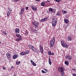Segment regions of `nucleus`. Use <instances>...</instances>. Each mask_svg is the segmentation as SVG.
<instances>
[{
    "mask_svg": "<svg viewBox=\"0 0 76 76\" xmlns=\"http://www.w3.org/2000/svg\"><path fill=\"white\" fill-rule=\"evenodd\" d=\"M39 49L41 53H44V50H43V48L42 47V46L41 45L40 46Z\"/></svg>",
    "mask_w": 76,
    "mask_h": 76,
    "instance_id": "nucleus-8",
    "label": "nucleus"
},
{
    "mask_svg": "<svg viewBox=\"0 0 76 76\" xmlns=\"http://www.w3.org/2000/svg\"><path fill=\"white\" fill-rule=\"evenodd\" d=\"M61 44L62 46L63 47H65V48H68V46L66 42L62 40L61 42Z\"/></svg>",
    "mask_w": 76,
    "mask_h": 76,
    "instance_id": "nucleus-2",
    "label": "nucleus"
},
{
    "mask_svg": "<svg viewBox=\"0 0 76 76\" xmlns=\"http://www.w3.org/2000/svg\"><path fill=\"white\" fill-rule=\"evenodd\" d=\"M49 63L50 65H51V64L52 63L51 61V59H50V57L49 58Z\"/></svg>",
    "mask_w": 76,
    "mask_h": 76,
    "instance_id": "nucleus-21",
    "label": "nucleus"
},
{
    "mask_svg": "<svg viewBox=\"0 0 76 76\" xmlns=\"http://www.w3.org/2000/svg\"><path fill=\"white\" fill-rule=\"evenodd\" d=\"M64 74H61V76H64Z\"/></svg>",
    "mask_w": 76,
    "mask_h": 76,
    "instance_id": "nucleus-47",
    "label": "nucleus"
},
{
    "mask_svg": "<svg viewBox=\"0 0 76 76\" xmlns=\"http://www.w3.org/2000/svg\"><path fill=\"white\" fill-rule=\"evenodd\" d=\"M60 72H61V74H64V71H62Z\"/></svg>",
    "mask_w": 76,
    "mask_h": 76,
    "instance_id": "nucleus-35",
    "label": "nucleus"
},
{
    "mask_svg": "<svg viewBox=\"0 0 76 76\" xmlns=\"http://www.w3.org/2000/svg\"><path fill=\"white\" fill-rule=\"evenodd\" d=\"M29 50H28L25 52H21L20 53V55H21V56H24V55H26V54H29Z\"/></svg>",
    "mask_w": 76,
    "mask_h": 76,
    "instance_id": "nucleus-4",
    "label": "nucleus"
},
{
    "mask_svg": "<svg viewBox=\"0 0 76 76\" xmlns=\"http://www.w3.org/2000/svg\"><path fill=\"white\" fill-rule=\"evenodd\" d=\"M65 64L66 65H68L69 64V61H66L65 62Z\"/></svg>",
    "mask_w": 76,
    "mask_h": 76,
    "instance_id": "nucleus-26",
    "label": "nucleus"
},
{
    "mask_svg": "<svg viewBox=\"0 0 76 76\" xmlns=\"http://www.w3.org/2000/svg\"><path fill=\"white\" fill-rule=\"evenodd\" d=\"M33 25H34L36 28H37L38 27V25H39V22L34 21L33 22Z\"/></svg>",
    "mask_w": 76,
    "mask_h": 76,
    "instance_id": "nucleus-3",
    "label": "nucleus"
},
{
    "mask_svg": "<svg viewBox=\"0 0 76 76\" xmlns=\"http://www.w3.org/2000/svg\"><path fill=\"white\" fill-rule=\"evenodd\" d=\"M49 11L50 12H53V9L52 8H50L49 9Z\"/></svg>",
    "mask_w": 76,
    "mask_h": 76,
    "instance_id": "nucleus-25",
    "label": "nucleus"
},
{
    "mask_svg": "<svg viewBox=\"0 0 76 76\" xmlns=\"http://www.w3.org/2000/svg\"><path fill=\"white\" fill-rule=\"evenodd\" d=\"M64 68L63 66H60L58 68V70L59 72H61L64 71Z\"/></svg>",
    "mask_w": 76,
    "mask_h": 76,
    "instance_id": "nucleus-5",
    "label": "nucleus"
},
{
    "mask_svg": "<svg viewBox=\"0 0 76 76\" xmlns=\"http://www.w3.org/2000/svg\"><path fill=\"white\" fill-rule=\"evenodd\" d=\"M42 72L43 73H44V71L43 70H42Z\"/></svg>",
    "mask_w": 76,
    "mask_h": 76,
    "instance_id": "nucleus-41",
    "label": "nucleus"
},
{
    "mask_svg": "<svg viewBox=\"0 0 76 76\" xmlns=\"http://www.w3.org/2000/svg\"><path fill=\"white\" fill-rule=\"evenodd\" d=\"M25 10V8H22L21 9V11L20 14L21 15H22L23 14V12H24V11Z\"/></svg>",
    "mask_w": 76,
    "mask_h": 76,
    "instance_id": "nucleus-9",
    "label": "nucleus"
},
{
    "mask_svg": "<svg viewBox=\"0 0 76 76\" xmlns=\"http://www.w3.org/2000/svg\"><path fill=\"white\" fill-rule=\"evenodd\" d=\"M56 15H57V16H60V14L58 13L56 14Z\"/></svg>",
    "mask_w": 76,
    "mask_h": 76,
    "instance_id": "nucleus-37",
    "label": "nucleus"
},
{
    "mask_svg": "<svg viewBox=\"0 0 76 76\" xmlns=\"http://www.w3.org/2000/svg\"><path fill=\"white\" fill-rule=\"evenodd\" d=\"M18 57V55L17 54L13 56V59H16Z\"/></svg>",
    "mask_w": 76,
    "mask_h": 76,
    "instance_id": "nucleus-14",
    "label": "nucleus"
},
{
    "mask_svg": "<svg viewBox=\"0 0 76 76\" xmlns=\"http://www.w3.org/2000/svg\"><path fill=\"white\" fill-rule=\"evenodd\" d=\"M55 1H56V2H58V3H59V2H60L61 0H54Z\"/></svg>",
    "mask_w": 76,
    "mask_h": 76,
    "instance_id": "nucleus-31",
    "label": "nucleus"
},
{
    "mask_svg": "<svg viewBox=\"0 0 76 76\" xmlns=\"http://www.w3.org/2000/svg\"><path fill=\"white\" fill-rule=\"evenodd\" d=\"M73 75L74 76H76V74H73Z\"/></svg>",
    "mask_w": 76,
    "mask_h": 76,
    "instance_id": "nucleus-42",
    "label": "nucleus"
},
{
    "mask_svg": "<svg viewBox=\"0 0 76 76\" xmlns=\"http://www.w3.org/2000/svg\"><path fill=\"white\" fill-rule=\"evenodd\" d=\"M54 53H51V55L54 56Z\"/></svg>",
    "mask_w": 76,
    "mask_h": 76,
    "instance_id": "nucleus-36",
    "label": "nucleus"
},
{
    "mask_svg": "<svg viewBox=\"0 0 76 76\" xmlns=\"http://www.w3.org/2000/svg\"><path fill=\"white\" fill-rule=\"evenodd\" d=\"M65 58L66 59H68L69 60H72V56H71L67 55L65 57Z\"/></svg>",
    "mask_w": 76,
    "mask_h": 76,
    "instance_id": "nucleus-6",
    "label": "nucleus"
},
{
    "mask_svg": "<svg viewBox=\"0 0 76 76\" xmlns=\"http://www.w3.org/2000/svg\"><path fill=\"white\" fill-rule=\"evenodd\" d=\"M45 71V72H48V70H47V69H44Z\"/></svg>",
    "mask_w": 76,
    "mask_h": 76,
    "instance_id": "nucleus-40",
    "label": "nucleus"
},
{
    "mask_svg": "<svg viewBox=\"0 0 76 76\" xmlns=\"http://www.w3.org/2000/svg\"><path fill=\"white\" fill-rule=\"evenodd\" d=\"M16 64H17V65H19V64H20V61H17L16 62Z\"/></svg>",
    "mask_w": 76,
    "mask_h": 76,
    "instance_id": "nucleus-28",
    "label": "nucleus"
},
{
    "mask_svg": "<svg viewBox=\"0 0 76 76\" xmlns=\"http://www.w3.org/2000/svg\"><path fill=\"white\" fill-rule=\"evenodd\" d=\"M73 70H74V71H75L76 70V69H72Z\"/></svg>",
    "mask_w": 76,
    "mask_h": 76,
    "instance_id": "nucleus-44",
    "label": "nucleus"
},
{
    "mask_svg": "<svg viewBox=\"0 0 76 76\" xmlns=\"http://www.w3.org/2000/svg\"><path fill=\"white\" fill-rule=\"evenodd\" d=\"M37 31V30H35V31L36 32Z\"/></svg>",
    "mask_w": 76,
    "mask_h": 76,
    "instance_id": "nucleus-49",
    "label": "nucleus"
},
{
    "mask_svg": "<svg viewBox=\"0 0 76 76\" xmlns=\"http://www.w3.org/2000/svg\"><path fill=\"white\" fill-rule=\"evenodd\" d=\"M34 6H35L34 5V6H31V8H32L33 10H34V11H37V7H35Z\"/></svg>",
    "mask_w": 76,
    "mask_h": 76,
    "instance_id": "nucleus-7",
    "label": "nucleus"
},
{
    "mask_svg": "<svg viewBox=\"0 0 76 76\" xmlns=\"http://www.w3.org/2000/svg\"><path fill=\"white\" fill-rule=\"evenodd\" d=\"M20 31H19V28H16L15 30V32L16 34H19Z\"/></svg>",
    "mask_w": 76,
    "mask_h": 76,
    "instance_id": "nucleus-12",
    "label": "nucleus"
},
{
    "mask_svg": "<svg viewBox=\"0 0 76 76\" xmlns=\"http://www.w3.org/2000/svg\"><path fill=\"white\" fill-rule=\"evenodd\" d=\"M62 12L63 14L67 13V12L66 10L62 11Z\"/></svg>",
    "mask_w": 76,
    "mask_h": 76,
    "instance_id": "nucleus-24",
    "label": "nucleus"
},
{
    "mask_svg": "<svg viewBox=\"0 0 76 76\" xmlns=\"http://www.w3.org/2000/svg\"><path fill=\"white\" fill-rule=\"evenodd\" d=\"M33 45H28V47H29V48H31H31L32 47H33Z\"/></svg>",
    "mask_w": 76,
    "mask_h": 76,
    "instance_id": "nucleus-30",
    "label": "nucleus"
},
{
    "mask_svg": "<svg viewBox=\"0 0 76 76\" xmlns=\"http://www.w3.org/2000/svg\"><path fill=\"white\" fill-rule=\"evenodd\" d=\"M47 2H48H48H50V1H47Z\"/></svg>",
    "mask_w": 76,
    "mask_h": 76,
    "instance_id": "nucleus-48",
    "label": "nucleus"
},
{
    "mask_svg": "<svg viewBox=\"0 0 76 76\" xmlns=\"http://www.w3.org/2000/svg\"><path fill=\"white\" fill-rule=\"evenodd\" d=\"M3 69L4 70H5L6 69V67H3Z\"/></svg>",
    "mask_w": 76,
    "mask_h": 76,
    "instance_id": "nucleus-39",
    "label": "nucleus"
},
{
    "mask_svg": "<svg viewBox=\"0 0 76 76\" xmlns=\"http://www.w3.org/2000/svg\"><path fill=\"white\" fill-rule=\"evenodd\" d=\"M31 49L32 51H36V48H35L34 46H33L32 48H31Z\"/></svg>",
    "mask_w": 76,
    "mask_h": 76,
    "instance_id": "nucleus-16",
    "label": "nucleus"
},
{
    "mask_svg": "<svg viewBox=\"0 0 76 76\" xmlns=\"http://www.w3.org/2000/svg\"><path fill=\"white\" fill-rule=\"evenodd\" d=\"M28 8H29V7H26V10H28Z\"/></svg>",
    "mask_w": 76,
    "mask_h": 76,
    "instance_id": "nucleus-34",
    "label": "nucleus"
},
{
    "mask_svg": "<svg viewBox=\"0 0 76 76\" xmlns=\"http://www.w3.org/2000/svg\"><path fill=\"white\" fill-rule=\"evenodd\" d=\"M56 24H57V22L53 21H52V25L53 26L55 27L56 26Z\"/></svg>",
    "mask_w": 76,
    "mask_h": 76,
    "instance_id": "nucleus-11",
    "label": "nucleus"
},
{
    "mask_svg": "<svg viewBox=\"0 0 76 76\" xmlns=\"http://www.w3.org/2000/svg\"><path fill=\"white\" fill-rule=\"evenodd\" d=\"M1 42L0 41V44H1Z\"/></svg>",
    "mask_w": 76,
    "mask_h": 76,
    "instance_id": "nucleus-50",
    "label": "nucleus"
},
{
    "mask_svg": "<svg viewBox=\"0 0 76 76\" xmlns=\"http://www.w3.org/2000/svg\"><path fill=\"white\" fill-rule=\"evenodd\" d=\"M3 33H4V35H6L7 34V33H6V32H5V31H3Z\"/></svg>",
    "mask_w": 76,
    "mask_h": 76,
    "instance_id": "nucleus-32",
    "label": "nucleus"
},
{
    "mask_svg": "<svg viewBox=\"0 0 76 76\" xmlns=\"http://www.w3.org/2000/svg\"><path fill=\"white\" fill-rule=\"evenodd\" d=\"M43 73H47V72H46L44 71V72H43Z\"/></svg>",
    "mask_w": 76,
    "mask_h": 76,
    "instance_id": "nucleus-46",
    "label": "nucleus"
},
{
    "mask_svg": "<svg viewBox=\"0 0 76 76\" xmlns=\"http://www.w3.org/2000/svg\"><path fill=\"white\" fill-rule=\"evenodd\" d=\"M64 21L65 23H68L69 22V21L66 19H64Z\"/></svg>",
    "mask_w": 76,
    "mask_h": 76,
    "instance_id": "nucleus-17",
    "label": "nucleus"
},
{
    "mask_svg": "<svg viewBox=\"0 0 76 76\" xmlns=\"http://www.w3.org/2000/svg\"><path fill=\"white\" fill-rule=\"evenodd\" d=\"M10 12H9V11H8L7 12V16H9L10 15Z\"/></svg>",
    "mask_w": 76,
    "mask_h": 76,
    "instance_id": "nucleus-29",
    "label": "nucleus"
},
{
    "mask_svg": "<svg viewBox=\"0 0 76 76\" xmlns=\"http://www.w3.org/2000/svg\"><path fill=\"white\" fill-rule=\"evenodd\" d=\"M72 39V37L69 36L68 37L67 40L68 41H71Z\"/></svg>",
    "mask_w": 76,
    "mask_h": 76,
    "instance_id": "nucleus-19",
    "label": "nucleus"
},
{
    "mask_svg": "<svg viewBox=\"0 0 76 76\" xmlns=\"http://www.w3.org/2000/svg\"><path fill=\"white\" fill-rule=\"evenodd\" d=\"M35 1H39V0H35Z\"/></svg>",
    "mask_w": 76,
    "mask_h": 76,
    "instance_id": "nucleus-43",
    "label": "nucleus"
},
{
    "mask_svg": "<svg viewBox=\"0 0 76 76\" xmlns=\"http://www.w3.org/2000/svg\"><path fill=\"white\" fill-rule=\"evenodd\" d=\"M75 70H76V69H75Z\"/></svg>",
    "mask_w": 76,
    "mask_h": 76,
    "instance_id": "nucleus-53",
    "label": "nucleus"
},
{
    "mask_svg": "<svg viewBox=\"0 0 76 76\" xmlns=\"http://www.w3.org/2000/svg\"><path fill=\"white\" fill-rule=\"evenodd\" d=\"M31 63H32V64L33 65V66H36V64H35L34 63V61H32V60H31Z\"/></svg>",
    "mask_w": 76,
    "mask_h": 76,
    "instance_id": "nucleus-18",
    "label": "nucleus"
},
{
    "mask_svg": "<svg viewBox=\"0 0 76 76\" xmlns=\"http://www.w3.org/2000/svg\"><path fill=\"white\" fill-rule=\"evenodd\" d=\"M47 19V18H45L43 19H41L40 20V22H45Z\"/></svg>",
    "mask_w": 76,
    "mask_h": 76,
    "instance_id": "nucleus-13",
    "label": "nucleus"
},
{
    "mask_svg": "<svg viewBox=\"0 0 76 76\" xmlns=\"http://www.w3.org/2000/svg\"><path fill=\"white\" fill-rule=\"evenodd\" d=\"M37 54H38V53L37 52Z\"/></svg>",
    "mask_w": 76,
    "mask_h": 76,
    "instance_id": "nucleus-52",
    "label": "nucleus"
},
{
    "mask_svg": "<svg viewBox=\"0 0 76 76\" xmlns=\"http://www.w3.org/2000/svg\"><path fill=\"white\" fill-rule=\"evenodd\" d=\"M13 69V67L12 66L11 67V69Z\"/></svg>",
    "mask_w": 76,
    "mask_h": 76,
    "instance_id": "nucleus-45",
    "label": "nucleus"
},
{
    "mask_svg": "<svg viewBox=\"0 0 76 76\" xmlns=\"http://www.w3.org/2000/svg\"><path fill=\"white\" fill-rule=\"evenodd\" d=\"M14 1L15 2H18L19 1V0H14Z\"/></svg>",
    "mask_w": 76,
    "mask_h": 76,
    "instance_id": "nucleus-33",
    "label": "nucleus"
},
{
    "mask_svg": "<svg viewBox=\"0 0 76 76\" xmlns=\"http://www.w3.org/2000/svg\"><path fill=\"white\" fill-rule=\"evenodd\" d=\"M16 36L17 37H18V38H22V36L19 34H16Z\"/></svg>",
    "mask_w": 76,
    "mask_h": 76,
    "instance_id": "nucleus-15",
    "label": "nucleus"
},
{
    "mask_svg": "<svg viewBox=\"0 0 76 76\" xmlns=\"http://www.w3.org/2000/svg\"><path fill=\"white\" fill-rule=\"evenodd\" d=\"M22 38H18L16 39V41H20L22 40Z\"/></svg>",
    "mask_w": 76,
    "mask_h": 76,
    "instance_id": "nucleus-20",
    "label": "nucleus"
},
{
    "mask_svg": "<svg viewBox=\"0 0 76 76\" xmlns=\"http://www.w3.org/2000/svg\"><path fill=\"white\" fill-rule=\"evenodd\" d=\"M47 12L49 14H50V11H47Z\"/></svg>",
    "mask_w": 76,
    "mask_h": 76,
    "instance_id": "nucleus-38",
    "label": "nucleus"
},
{
    "mask_svg": "<svg viewBox=\"0 0 76 76\" xmlns=\"http://www.w3.org/2000/svg\"><path fill=\"white\" fill-rule=\"evenodd\" d=\"M10 11H11V12H12V10H10Z\"/></svg>",
    "mask_w": 76,
    "mask_h": 76,
    "instance_id": "nucleus-51",
    "label": "nucleus"
},
{
    "mask_svg": "<svg viewBox=\"0 0 76 76\" xmlns=\"http://www.w3.org/2000/svg\"><path fill=\"white\" fill-rule=\"evenodd\" d=\"M55 44V37H53L52 40L50 42V47L51 48L53 47Z\"/></svg>",
    "mask_w": 76,
    "mask_h": 76,
    "instance_id": "nucleus-1",
    "label": "nucleus"
},
{
    "mask_svg": "<svg viewBox=\"0 0 76 76\" xmlns=\"http://www.w3.org/2000/svg\"><path fill=\"white\" fill-rule=\"evenodd\" d=\"M41 5L42 6H45V2H42L41 3Z\"/></svg>",
    "mask_w": 76,
    "mask_h": 76,
    "instance_id": "nucleus-22",
    "label": "nucleus"
},
{
    "mask_svg": "<svg viewBox=\"0 0 76 76\" xmlns=\"http://www.w3.org/2000/svg\"><path fill=\"white\" fill-rule=\"evenodd\" d=\"M52 21H53L54 22H57V18L56 17H54L53 18Z\"/></svg>",
    "mask_w": 76,
    "mask_h": 76,
    "instance_id": "nucleus-10",
    "label": "nucleus"
},
{
    "mask_svg": "<svg viewBox=\"0 0 76 76\" xmlns=\"http://www.w3.org/2000/svg\"><path fill=\"white\" fill-rule=\"evenodd\" d=\"M48 54L49 55V56H51V51L50 50L48 51Z\"/></svg>",
    "mask_w": 76,
    "mask_h": 76,
    "instance_id": "nucleus-27",
    "label": "nucleus"
},
{
    "mask_svg": "<svg viewBox=\"0 0 76 76\" xmlns=\"http://www.w3.org/2000/svg\"><path fill=\"white\" fill-rule=\"evenodd\" d=\"M8 58H10V54L9 53L6 54Z\"/></svg>",
    "mask_w": 76,
    "mask_h": 76,
    "instance_id": "nucleus-23",
    "label": "nucleus"
}]
</instances>
